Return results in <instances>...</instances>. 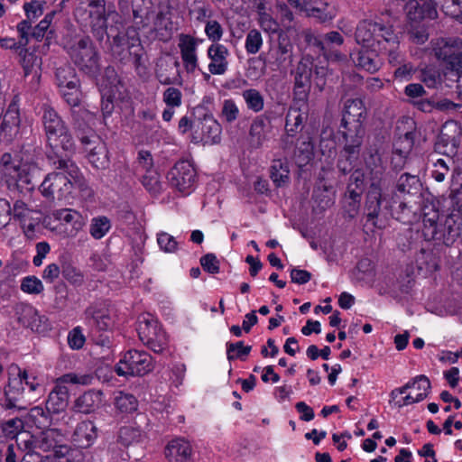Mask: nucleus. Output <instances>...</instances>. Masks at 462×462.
I'll return each instance as SVG.
<instances>
[{
    "label": "nucleus",
    "mask_w": 462,
    "mask_h": 462,
    "mask_svg": "<svg viewBox=\"0 0 462 462\" xmlns=\"http://www.w3.org/2000/svg\"><path fill=\"white\" fill-rule=\"evenodd\" d=\"M41 110L45 155L49 163L55 169H68L75 176L78 171L73 161L76 144L68 125L51 106L44 104Z\"/></svg>",
    "instance_id": "1"
},
{
    "label": "nucleus",
    "mask_w": 462,
    "mask_h": 462,
    "mask_svg": "<svg viewBox=\"0 0 462 462\" xmlns=\"http://www.w3.org/2000/svg\"><path fill=\"white\" fill-rule=\"evenodd\" d=\"M366 170L368 171V191L365 205L367 222L373 226L383 229L387 226L393 214L391 199L384 193L391 184V177L385 171L379 152L370 151L365 157Z\"/></svg>",
    "instance_id": "2"
},
{
    "label": "nucleus",
    "mask_w": 462,
    "mask_h": 462,
    "mask_svg": "<svg viewBox=\"0 0 462 462\" xmlns=\"http://www.w3.org/2000/svg\"><path fill=\"white\" fill-rule=\"evenodd\" d=\"M7 383L4 387L5 410L20 409L26 393L40 394L43 390L42 379L32 369L12 364L7 371Z\"/></svg>",
    "instance_id": "3"
},
{
    "label": "nucleus",
    "mask_w": 462,
    "mask_h": 462,
    "mask_svg": "<svg viewBox=\"0 0 462 462\" xmlns=\"http://www.w3.org/2000/svg\"><path fill=\"white\" fill-rule=\"evenodd\" d=\"M23 418H13L1 424L4 435L10 439H15V450L23 455L22 458L29 454L48 451L53 445L52 439L45 432L33 434L25 430Z\"/></svg>",
    "instance_id": "4"
},
{
    "label": "nucleus",
    "mask_w": 462,
    "mask_h": 462,
    "mask_svg": "<svg viewBox=\"0 0 462 462\" xmlns=\"http://www.w3.org/2000/svg\"><path fill=\"white\" fill-rule=\"evenodd\" d=\"M105 40L111 56L116 60L122 64L131 62L136 69L143 66L144 48L136 26H129L125 30L118 31L112 37L111 42L107 38Z\"/></svg>",
    "instance_id": "5"
},
{
    "label": "nucleus",
    "mask_w": 462,
    "mask_h": 462,
    "mask_svg": "<svg viewBox=\"0 0 462 462\" xmlns=\"http://www.w3.org/2000/svg\"><path fill=\"white\" fill-rule=\"evenodd\" d=\"M69 55L79 71L90 78L100 72V56L89 36H83L69 49Z\"/></svg>",
    "instance_id": "6"
},
{
    "label": "nucleus",
    "mask_w": 462,
    "mask_h": 462,
    "mask_svg": "<svg viewBox=\"0 0 462 462\" xmlns=\"http://www.w3.org/2000/svg\"><path fill=\"white\" fill-rule=\"evenodd\" d=\"M136 331L141 342L154 353H162L168 346V336L162 324L153 315L139 316Z\"/></svg>",
    "instance_id": "7"
},
{
    "label": "nucleus",
    "mask_w": 462,
    "mask_h": 462,
    "mask_svg": "<svg viewBox=\"0 0 462 462\" xmlns=\"http://www.w3.org/2000/svg\"><path fill=\"white\" fill-rule=\"evenodd\" d=\"M394 27L389 22L363 20L356 26L355 38L358 44L366 48L380 47L387 37L393 40Z\"/></svg>",
    "instance_id": "8"
},
{
    "label": "nucleus",
    "mask_w": 462,
    "mask_h": 462,
    "mask_svg": "<svg viewBox=\"0 0 462 462\" xmlns=\"http://www.w3.org/2000/svg\"><path fill=\"white\" fill-rule=\"evenodd\" d=\"M81 124L78 125V138L88 152L87 158L88 162L97 170H105L108 168L110 161L108 150L104 142H102L96 132L87 126L80 132Z\"/></svg>",
    "instance_id": "9"
},
{
    "label": "nucleus",
    "mask_w": 462,
    "mask_h": 462,
    "mask_svg": "<svg viewBox=\"0 0 462 462\" xmlns=\"http://www.w3.org/2000/svg\"><path fill=\"white\" fill-rule=\"evenodd\" d=\"M153 369L152 356L146 351L130 349L126 351L115 365L119 376H143Z\"/></svg>",
    "instance_id": "10"
},
{
    "label": "nucleus",
    "mask_w": 462,
    "mask_h": 462,
    "mask_svg": "<svg viewBox=\"0 0 462 462\" xmlns=\"http://www.w3.org/2000/svg\"><path fill=\"white\" fill-rule=\"evenodd\" d=\"M21 97L19 94L13 97L5 109L0 112V136L11 143L23 134L21 117Z\"/></svg>",
    "instance_id": "11"
},
{
    "label": "nucleus",
    "mask_w": 462,
    "mask_h": 462,
    "mask_svg": "<svg viewBox=\"0 0 462 462\" xmlns=\"http://www.w3.org/2000/svg\"><path fill=\"white\" fill-rule=\"evenodd\" d=\"M170 185L184 195L190 194L198 180L196 169L189 160H180L169 171Z\"/></svg>",
    "instance_id": "12"
},
{
    "label": "nucleus",
    "mask_w": 462,
    "mask_h": 462,
    "mask_svg": "<svg viewBox=\"0 0 462 462\" xmlns=\"http://www.w3.org/2000/svg\"><path fill=\"white\" fill-rule=\"evenodd\" d=\"M40 191L49 200H62L68 199L73 189L70 177L61 171L51 172L43 180L40 186Z\"/></svg>",
    "instance_id": "13"
},
{
    "label": "nucleus",
    "mask_w": 462,
    "mask_h": 462,
    "mask_svg": "<svg viewBox=\"0 0 462 462\" xmlns=\"http://www.w3.org/2000/svg\"><path fill=\"white\" fill-rule=\"evenodd\" d=\"M461 135L460 125L456 121H448L442 125L436 146L439 151L443 148L442 152L451 157L457 153Z\"/></svg>",
    "instance_id": "14"
},
{
    "label": "nucleus",
    "mask_w": 462,
    "mask_h": 462,
    "mask_svg": "<svg viewBox=\"0 0 462 462\" xmlns=\"http://www.w3.org/2000/svg\"><path fill=\"white\" fill-rule=\"evenodd\" d=\"M201 42L202 40L190 34L181 33L179 36L178 47L184 69L188 73H193L199 67L197 49Z\"/></svg>",
    "instance_id": "15"
},
{
    "label": "nucleus",
    "mask_w": 462,
    "mask_h": 462,
    "mask_svg": "<svg viewBox=\"0 0 462 462\" xmlns=\"http://www.w3.org/2000/svg\"><path fill=\"white\" fill-rule=\"evenodd\" d=\"M408 21L428 23L438 17L436 5L432 0H409L405 5Z\"/></svg>",
    "instance_id": "16"
},
{
    "label": "nucleus",
    "mask_w": 462,
    "mask_h": 462,
    "mask_svg": "<svg viewBox=\"0 0 462 462\" xmlns=\"http://www.w3.org/2000/svg\"><path fill=\"white\" fill-rule=\"evenodd\" d=\"M296 31L288 29L280 34H273L270 36L271 49L270 53L275 57L280 63L291 61L292 57L291 37L295 36Z\"/></svg>",
    "instance_id": "17"
},
{
    "label": "nucleus",
    "mask_w": 462,
    "mask_h": 462,
    "mask_svg": "<svg viewBox=\"0 0 462 462\" xmlns=\"http://www.w3.org/2000/svg\"><path fill=\"white\" fill-rule=\"evenodd\" d=\"M99 430L94 420H83L77 423L71 435V443L80 448H89L97 440Z\"/></svg>",
    "instance_id": "18"
},
{
    "label": "nucleus",
    "mask_w": 462,
    "mask_h": 462,
    "mask_svg": "<svg viewBox=\"0 0 462 462\" xmlns=\"http://www.w3.org/2000/svg\"><path fill=\"white\" fill-rule=\"evenodd\" d=\"M18 321L23 327L39 334L47 333L51 329L49 318L40 314L32 306H26L22 310Z\"/></svg>",
    "instance_id": "19"
},
{
    "label": "nucleus",
    "mask_w": 462,
    "mask_h": 462,
    "mask_svg": "<svg viewBox=\"0 0 462 462\" xmlns=\"http://www.w3.org/2000/svg\"><path fill=\"white\" fill-rule=\"evenodd\" d=\"M165 457L169 462H192L193 448L183 437H176L165 447Z\"/></svg>",
    "instance_id": "20"
},
{
    "label": "nucleus",
    "mask_w": 462,
    "mask_h": 462,
    "mask_svg": "<svg viewBox=\"0 0 462 462\" xmlns=\"http://www.w3.org/2000/svg\"><path fill=\"white\" fill-rule=\"evenodd\" d=\"M86 319L94 327L96 332L113 331L115 320L109 310L97 304L88 306L85 310Z\"/></svg>",
    "instance_id": "21"
},
{
    "label": "nucleus",
    "mask_w": 462,
    "mask_h": 462,
    "mask_svg": "<svg viewBox=\"0 0 462 462\" xmlns=\"http://www.w3.org/2000/svg\"><path fill=\"white\" fill-rule=\"evenodd\" d=\"M338 134L343 138L344 146L361 149L365 129L363 123L341 120Z\"/></svg>",
    "instance_id": "22"
},
{
    "label": "nucleus",
    "mask_w": 462,
    "mask_h": 462,
    "mask_svg": "<svg viewBox=\"0 0 462 462\" xmlns=\"http://www.w3.org/2000/svg\"><path fill=\"white\" fill-rule=\"evenodd\" d=\"M414 132L407 131L403 135L399 136L393 143V157L392 164L394 170H401L405 162V159L411 152L414 145Z\"/></svg>",
    "instance_id": "23"
},
{
    "label": "nucleus",
    "mask_w": 462,
    "mask_h": 462,
    "mask_svg": "<svg viewBox=\"0 0 462 462\" xmlns=\"http://www.w3.org/2000/svg\"><path fill=\"white\" fill-rule=\"evenodd\" d=\"M302 9L309 17H313L320 23L330 22L336 15L335 7L330 0H310Z\"/></svg>",
    "instance_id": "24"
},
{
    "label": "nucleus",
    "mask_w": 462,
    "mask_h": 462,
    "mask_svg": "<svg viewBox=\"0 0 462 462\" xmlns=\"http://www.w3.org/2000/svg\"><path fill=\"white\" fill-rule=\"evenodd\" d=\"M133 20L139 31L141 28L150 26L157 14L153 9L152 0H132Z\"/></svg>",
    "instance_id": "25"
},
{
    "label": "nucleus",
    "mask_w": 462,
    "mask_h": 462,
    "mask_svg": "<svg viewBox=\"0 0 462 462\" xmlns=\"http://www.w3.org/2000/svg\"><path fill=\"white\" fill-rule=\"evenodd\" d=\"M51 413L45 408L43 409L42 406H34L29 410L26 415L23 417V420L25 426L27 428H36L40 430V432H45L50 435L48 430L51 426Z\"/></svg>",
    "instance_id": "26"
},
{
    "label": "nucleus",
    "mask_w": 462,
    "mask_h": 462,
    "mask_svg": "<svg viewBox=\"0 0 462 462\" xmlns=\"http://www.w3.org/2000/svg\"><path fill=\"white\" fill-rule=\"evenodd\" d=\"M207 52L211 60L208 66V71L213 75H223L228 67L227 48L223 44L214 43L208 48Z\"/></svg>",
    "instance_id": "27"
},
{
    "label": "nucleus",
    "mask_w": 462,
    "mask_h": 462,
    "mask_svg": "<svg viewBox=\"0 0 462 462\" xmlns=\"http://www.w3.org/2000/svg\"><path fill=\"white\" fill-rule=\"evenodd\" d=\"M378 47L368 48L351 54V59L356 66L370 73L377 71L382 64V60L377 54Z\"/></svg>",
    "instance_id": "28"
},
{
    "label": "nucleus",
    "mask_w": 462,
    "mask_h": 462,
    "mask_svg": "<svg viewBox=\"0 0 462 462\" xmlns=\"http://www.w3.org/2000/svg\"><path fill=\"white\" fill-rule=\"evenodd\" d=\"M90 32L96 41L102 45L105 39L110 38L107 33V15L106 10H89Z\"/></svg>",
    "instance_id": "29"
},
{
    "label": "nucleus",
    "mask_w": 462,
    "mask_h": 462,
    "mask_svg": "<svg viewBox=\"0 0 462 462\" xmlns=\"http://www.w3.org/2000/svg\"><path fill=\"white\" fill-rule=\"evenodd\" d=\"M69 403V390L57 383L48 395L45 407L51 413H60L66 410Z\"/></svg>",
    "instance_id": "30"
},
{
    "label": "nucleus",
    "mask_w": 462,
    "mask_h": 462,
    "mask_svg": "<svg viewBox=\"0 0 462 462\" xmlns=\"http://www.w3.org/2000/svg\"><path fill=\"white\" fill-rule=\"evenodd\" d=\"M102 392L88 390L79 395L74 403V411L83 414L94 412L102 402Z\"/></svg>",
    "instance_id": "31"
},
{
    "label": "nucleus",
    "mask_w": 462,
    "mask_h": 462,
    "mask_svg": "<svg viewBox=\"0 0 462 462\" xmlns=\"http://www.w3.org/2000/svg\"><path fill=\"white\" fill-rule=\"evenodd\" d=\"M21 162L17 155H13L11 152H5L0 154V171L5 175L11 176L19 186V182L29 183L27 176L23 177L21 173Z\"/></svg>",
    "instance_id": "32"
},
{
    "label": "nucleus",
    "mask_w": 462,
    "mask_h": 462,
    "mask_svg": "<svg viewBox=\"0 0 462 462\" xmlns=\"http://www.w3.org/2000/svg\"><path fill=\"white\" fill-rule=\"evenodd\" d=\"M55 219L70 225L69 236H75L86 225L84 217L72 208H61L53 213Z\"/></svg>",
    "instance_id": "33"
},
{
    "label": "nucleus",
    "mask_w": 462,
    "mask_h": 462,
    "mask_svg": "<svg viewBox=\"0 0 462 462\" xmlns=\"http://www.w3.org/2000/svg\"><path fill=\"white\" fill-rule=\"evenodd\" d=\"M297 35L303 39L306 43L305 50L308 51L307 53L310 55L313 53L318 58L322 55L325 61L328 60L330 55L328 46L321 39L315 36L310 30H303L297 33Z\"/></svg>",
    "instance_id": "34"
},
{
    "label": "nucleus",
    "mask_w": 462,
    "mask_h": 462,
    "mask_svg": "<svg viewBox=\"0 0 462 462\" xmlns=\"http://www.w3.org/2000/svg\"><path fill=\"white\" fill-rule=\"evenodd\" d=\"M420 381H421L423 383V385H422L423 392L422 393H419L416 395V397H413L411 394L406 395L403 398V402L402 403H397L399 407H402L403 405H408V404H411V403L421 402L422 400H424L429 395L430 390L431 388V384H430V382L429 378L426 375H422V374L416 376L411 381L408 382L403 386L399 388V393L402 394L407 390L414 388L416 386V383H418Z\"/></svg>",
    "instance_id": "35"
},
{
    "label": "nucleus",
    "mask_w": 462,
    "mask_h": 462,
    "mask_svg": "<svg viewBox=\"0 0 462 462\" xmlns=\"http://www.w3.org/2000/svg\"><path fill=\"white\" fill-rule=\"evenodd\" d=\"M308 118V105L301 106H292L286 116L285 129L287 133L298 132L303 127V123Z\"/></svg>",
    "instance_id": "36"
},
{
    "label": "nucleus",
    "mask_w": 462,
    "mask_h": 462,
    "mask_svg": "<svg viewBox=\"0 0 462 462\" xmlns=\"http://www.w3.org/2000/svg\"><path fill=\"white\" fill-rule=\"evenodd\" d=\"M360 151L358 148L343 146L337 162V168L342 174L346 175L353 171L359 159Z\"/></svg>",
    "instance_id": "37"
},
{
    "label": "nucleus",
    "mask_w": 462,
    "mask_h": 462,
    "mask_svg": "<svg viewBox=\"0 0 462 462\" xmlns=\"http://www.w3.org/2000/svg\"><path fill=\"white\" fill-rule=\"evenodd\" d=\"M199 125L201 135L199 138L201 142L211 143H218L220 142L221 126L216 120L206 116L199 122ZM194 138L197 139L198 137L194 136Z\"/></svg>",
    "instance_id": "38"
},
{
    "label": "nucleus",
    "mask_w": 462,
    "mask_h": 462,
    "mask_svg": "<svg viewBox=\"0 0 462 462\" xmlns=\"http://www.w3.org/2000/svg\"><path fill=\"white\" fill-rule=\"evenodd\" d=\"M365 118L366 108L361 99L346 100L341 120H346L347 122H352L353 120L364 124Z\"/></svg>",
    "instance_id": "39"
},
{
    "label": "nucleus",
    "mask_w": 462,
    "mask_h": 462,
    "mask_svg": "<svg viewBox=\"0 0 462 462\" xmlns=\"http://www.w3.org/2000/svg\"><path fill=\"white\" fill-rule=\"evenodd\" d=\"M396 189L400 193H405L411 196L420 195L422 191V183L418 176L405 172L398 179Z\"/></svg>",
    "instance_id": "40"
},
{
    "label": "nucleus",
    "mask_w": 462,
    "mask_h": 462,
    "mask_svg": "<svg viewBox=\"0 0 462 462\" xmlns=\"http://www.w3.org/2000/svg\"><path fill=\"white\" fill-rule=\"evenodd\" d=\"M294 161L298 167L302 168L310 163L314 157V146L310 140H298L294 149Z\"/></svg>",
    "instance_id": "41"
},
{
    "label": "nucleus",
    "mask_w": 462,
    "mask_h": 462,
    "mask_svg": "<svg viewBox=\"0 0 462 462\" xmlns=\"http://www.w3.org/2000/svg\"><path fill=\"white\" fill-rule=\"evenodd\" d=\"M114 405L118 412L132 414L137 411L139 402L134 394L120 391L115 397Z\"/></svg>",
    "instance_id": "42"
},
{
    "label": "nucleus",
    "mask_w": 462,
    "mask_h": 462,
    "mask_svg": "<svg viewBox=\"0 0 462 462\" xmlns=\"http://www.w3.org/2000/svg\"><path fill=\"white\" fill-rule=\"evenodd\" d=\"M270 177L277 186L289 182L290 168L286 159H275L270 167Z\"/></svg>",
    "instance_id": "43"
},
{
    "label": "nucleus",
    "mask_w": 462,
    "mask_h": 462,
    "mask_svg": "<svg viewBox=\"0 0 462 462\" xmlns=\"http://www.w3.org/2000/svg\"><path fill=\"white\" fill-rule=\"evenodd\" d=\"M55 78L60 90L71 88L80 82L75 69L70 66L58 68L55 72Z\"/></svg>",
    "instance_id": "44"
},
{
    "label": "nucleus",
    "mask_w": 462,
    "mask_h": 462,
    "mask_svg": "<svg viewBox=\"0 0 462 462\" xmlns=\"http://www.w3.org/2000/svg\"><path fill=\"white\" fill-rule=\"evenodd\" d=\"M407 35L415 44H423L429 39V23L408 21Z\"/></svg>",
    "instance_id": "45"
},
{
    "label": "nucleus",
    "mask_w": 462,
    "mask_h": 462,
    "mask_svg": "<svg viewBox=\"0 0 462 462\" xmlns=\"http://www.w3.org/2000/svg\"><path fill=\"white\" fill-rule=\"evenodd\" d=\"M391 36L387 37L384 42L378 48V51L382 55H386L390 63L397 65L400 63V52L399 50V39L395 31L393 32V40L390 39Z\"/></svg>",
    "instance_id": "46"
},
{
    "label": "nucleus",
    "mask_w": 462,
    "mask_h": 462,
    "mask_svg": "<svg viewBox=\"0 0 462 462\" xmlns=\"http://www.w3.org/2000/svg\"><path fill=\"white\" fill-rule=\"evenodd\" d=\"M111 221L106 216L94 217L89 225V234L96 239H102L111 229Z\"/></svg>",
    "instance_id": "47"
},
{
    "label": "nucleus",
    "mask_w": 462,
    "mask_h": 462,
    "mask_svg": "<svg viewBox=\"0 0 462 462\" xmlns=\"http://www.w3.org/2000/svg\"><path fill=\"white\" fill-rule=\"evenodd\" d=\"M64 101L72 108V116L76 120L75 107H79L81 102L82 92L80 90V82L68 88L60 90Z\"/></svg>",
    "instance_id": "48"
},
{
    "label": "nucleus",
    "mask_w": 462,
    "mask_h": 462,
    "mask_svg": "<svg viewBox=\"0 0 462 462\" xmlns=\"http://www.w3.org/2000/svg\"><path fill=\"white\" fill-rule=\"evenodd\" d=\"M226 346V357L229 361H245L252 350V346H245L244 341H237L235 343L227 342Z\"/></svg>",
    "instance_id": "49"
},
{
    "label": "nucleus",
    "mask_w": 462,
    "mask_h": 462,
    "mask_svg": "<svg viewBox=\"0 0 462 462\" xmlns=\"http://www.w3.org/2000/svg\"><path fill=\"white\" fill-rule=\"evenodd\" d=\"M137 116L143 121L145 133L155 131L160 127V121L154 108H143L138 111Z\"/></svg>",
    "instance_id": "50"
},
{
    "label": "nucleus",
    "mask_w": 462,
    "mask_h": 462,
    "mask_svg": "<svg viewBox=\"0 0 462 462\" xmlns=\"http://www.w3.org/2000/svg\"><path fill=\"white\" fill-rule=\"evenodd\" d=\"M322 193L326 194V199H320L319 207L322 209L329 208L334 203L335 198V190L334 187L331 184H327L323 181V180H319L317 184L316 189L314 190V198L319 199V198L322 195Z\"/></svg>",
    "instance_id": "51"
},
{
    "label": "nucleus",
    "mask_w": 462,
    "mask_h": 462,
    "mask_svg": "<svg viewBox=\"0 0 462 462\" xmlns=\"http://www.w3.org/2000/svg\"><path fill=\"white\" fill-rule=\"evenodd\" d=\"M17 54L20 58L19 62L23 69L24 77H27L32 73L38 56L34 52L30 51L27 46H22Z\"/></svg>",
    "instance_id": "52"
},
{
    "label": "nucleus",
    "mask_w": 462,
    "mask_h": 462,
    "mask_svg": "<svg viewBox=\"0 0 462 462\" xmlns=\"http://www.w3.org/2000/svg\"><path fill=\"white\" fill-rule=\"evenodd\" d=\"M61 274L68 282L75 287H79L84 283L83 273L70 263H64L61 265Z\"/></svg>",
    "instance_id": "53"
},
{
    "label": "nucleus",
    "mask_w": 462,
    "mask_h": 462,
    "mask_svg": "<svg viewBox=\"0 0 462 462\" xmlns=\"http://www.w3.org/2000/svg\"><path fill=\"white\" fill-rule=\"evenodd\" d=\"M141 435L140 429L133 426H123L118 432V442L127 447L134 442H138Z\"/></svg>",
    "instance_id": "54"
},
{
    "label": "nucleus",
    "mask_w": 462,
    "mask_h": 462,
    "mask_svg": "<svg viewBox=\"0 0 462 462\" xmlns=\"http://www.w3.org/2000/svg\"><path fill=\"white\" fill-rule=\"evenodd\" d=\"M20 288L22 291L27 294H40L44 290L42 281L34 275L23 277Z\"/></svg>",
    "instance_id": "55"
},
{
    "label": "nucleus",
    "mask_w": 462,
    "mask_h": 462,
    "mask_svg": "<svg viewBox=\"0 0 462 462\" xmlns=\"http://www.w3.org/2000/svg\"><path fill=\"white\" fill-rule=\"evenodd\" d=\"M142 184L152 194H159L162 190L160 175L155 170L145 172L142 178Z\"/></svg>",
    "instance_id": "56"
},
{
    "label": "nucleus",
    "mask_w": 462,
    "mask_h": 462,
    "mask_svg": "<svg viewBox=\"0 0 462 462\" xmlns=\"http://www.w3.org/2000/svg\"><path fill=\"white\" fill-rule=\"evenodd\" d=\"M94 380V376L89 374H76V373H68L61 375L57 383H70V384H81V385H89L92 383Z\"/></svg>",
    "instance_id": "57"
},
{
    "label": "nucleus",
    "mask_w": 462,
    "mask_h": 462,
    "mask_svg": "<svg viewBox=\"0 0 462 462\" xmlns=\"http://www.w3.org/2000/svg\"><path fill=\"white\" fill-rule=\"evenodd\" d=\"M162 100L166 106L179 107L182 104V93L177 88L169 87L162 93Z\"/></svg>",
    "instance_id": "58"
},
{
    "label": "nucleus",
    "mask_w": 462,
    "mask_h": 462,
    "mask_svg": "<svg viewBox=\"0 0 462 462\" xmlns=\"http://www.w3.org/2000/svg\"><path fill=\"white\" fill-rule=\"evenodd\" d=\"M68 345L71 349H81L86 342V337L82 332L81 327L78 326L72 328L68 334Z\"/></svg>",
    "instance_id": "59"
},
{
    "label": "nucleus",
    "mask_w": 462,
    "mask_h": 462,
    "mask_svg": "<svg viewBox=\"0 0 462 462\" xmlns=\"http://www.w3.org/2000/svg\"><path fill=\"white\" fill-rule=\"evenodd\" d=\"M313 61V55L306 53L296 68L295 77H303L304 80L307 78L310 79L312 75Z\"/></svg>",
    "instance_id": "60"
},
{
    "label": "nucleus",
    "mask_w": 462,
    "mask_h": 462,
    "mask_svg": "<svg viewBox=\"0 0 462 462\" xmlns=\"http://www.w3.org/2000/svg\"><path fill=\"white\" fill-rule=\"evenodd\" d=\"M32 212L26 203L18 199L12 208L11 217L13 216L14 219L18 220L21 224H25Z\"/></svg>",
    "instance_id": "61"
},
{
    "label": "nucleus",
    "mask_w": 462,
    "mask_h": 462,
    "mask_svg": "<svg viewBox=\"0 0 462 462\" xmlns=\"http://www.w3.org/2000/svg\"><path fill=\"white\" fill-rule=\"evenodd\" d=\"M413 211L404 202H400L396 208H393L391 217L397 219L404 224L411 223L413 218Z\"/></svg>",
    "instance_id": "62"
},
{
    "label": "nucleus",
    "mask_w": 462,
    "mask_h": 462,
    "mask_svg": "<svg viewBox=\"0 0 462 462\" xmlns=\"http://www.w3.org/2000/svg\"><path fill=\"white\" fill-rule=\"evenodd\" d=\"M200 264L203 270L210 274H217L220 270V263L217 256L212 253H208L200 258Z\"/></svg>",
    "instance_id": "63"
},
{
    "label": "nucleus",
    "mask_w": 462,
    "mask_h": 462,
    "mask_svg": "<svg viewBox=\"0 0 462 462\" xmlns=\"http://www.w3.org/2000/svg\"><path fill=\"white\" fill-rule=\"evenodd\" d=\"M157 242L160 248L166 253H174L178 248L175 238L165 232L158 234Z\"/></svg>",
    "instance_id": "64"
}]
</instances>
